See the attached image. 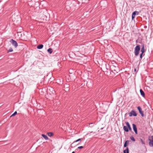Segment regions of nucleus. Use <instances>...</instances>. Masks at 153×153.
Returning a JSON list of instances; mask_svg holds the SVG:
<instances>
[{
    "label": "nucleus",
    "mask_w": 153,
    "mask_h": 153,
    "mask_svg": "<svg viewBox=\"0 0 153 153\" xmlns=\"http://www.w3.org/2000/svg\"><path fill=\"white\" fill-rule=\"evenodd\" d=\"M126 124L127 126H123V128L124 131L127 132H128L129 130L131 131L132 130L131 128L129 123L128 122H126Z\"/></svg>",
    "instance_id": "f257e3e1"
},
{
    "label": "nucleus",
    "mask_w": 153,
    "mask_h": 153,
    "mask_svg": "<svg viewBox=\"0 0 153 153\" xmlns=\"http://www.w3.org/2000/svg\"><path fill=\"white\" fill-rule=\"evenodd\" d=\"M10 42L12 45L15 47V48H16L18 46V44L17 42L13 39H11L10 40Z\"/></svg>",
    "instance_id": "f03ea898"
},
{
    "label": "nucleus",
    "mask_w": 153,
    "mask_h": 153,
    "mask_svg": "<svg viewBox=\"0 0 153 153\" xmlns=\"http://www.w3.org/2000/svg\"><path fill=\"white\" fill-rule=\"evenodd\" d=\"M140 50V48L139 45H137L134 51L135 54L136 56L138 55Z\"/></svg>",
    "instance_id": "7ed1b4c3"
},
{
    "label": "nucleus",
    "mask_w": 153,
    "mask_h": 153,
    "mask_svg": "<svg viewBox=\"0 0 153 153\" xmlns=\"http://www.w3.org/2000/svg\"><path fill=\"white\" fill-rule=\"evenodd\" d=\"M129 114L130 116H136L137 115V114L136 112L134 111H132L129 113Z\"/></svg>",
    "instance_id": "20e7f679"
},
{
    "label": "nucleus",
    "mask_w": 153,
    "mask_h": 153,
    "mask_svg": "<svg viewBox=\"0 0 153 153\" xmlns=\"http://www.w3.org/2000/svg\"><path fill=\"white\" fill-rule=\"evenodd\" d=\"M139 13V12L138 11H135L133 12L132 15V19L133 20L134 19L136 15H138Z\"/></svg>",
    "instance_id": "39448f33"
},
{
    "label": "nucleus",
    "mask_w": 153,
    "mask_h": 153,
    "mask_svg": "<svg viewBox=\"0 0 153 153\" xmlns=\"http://www.w3.org/2000/svg\"><path fill=\"white\" fill-rule=\"evenodd\" d=\"M132 126L133 130L134 131L135 134H137V131L136 126L134 124H133Z\"/></svg>",
    "instance_id": "423d86ee"
},
{
    "label": "nucleus",
    "mask_w": 153,
    "mask_h": 153,
    "mask_svg": "<svg viewBox=\"0 0 153 153\" xmlns=\"http://www.w3.org/2000/svg\"><path fill=\"white\" fill-rule=\"evenodd\" d=\"M137 109L139 111V113L141 114V116L142 117H143L144 116V114H143V112L142 111V109L140 107V106H138L137 107Z\"/></svg>",
    "instance_id": "0eeeda50"
},
{
    "label": "nucleus",
    "mask_w": 153,
    "mask_h": 153,
    "mask_svg": "<svg viewBox=\"0 0 153 153\" xmlns=\"http://www.w3.org/2000/svg\"><path fill=\"white\" fill-rule=\"evenodd\" d=\"M152 140L149 139V145L150 146H153V135L151 136Z\"/></svg>",
    "instance_id": "6e6552de"
},
{
    "label": "nucleus",
    "mask_w": 153,
    "mask_h": 153,
    "mask_svg": "<svg viewBox=\"0 0 153 153\" xmlns=\"http://www.w3.org/2000/svg\"><path fill=\"white\" fill-rule=\"evenodd\" d=\"M81 139H78V140H76V141H74L73 143L71 145V146L72 147H73V145H74V144L76 143L77 142H78L79 141H80V142L77 145H78L80 143H81Z\"/></svg>",
    "instance_id": "1a4fd4ad"
},
{
    "label": "nucleus",
    "mask_w": 153,
    "mask_h": 153,
    "mask_svg": "<svg viewBox=\"0 0 153 153\" xmlns=\"http://www.w3.org/2000/svg\"><path fill=\"white\" fill-rule=\"evenodd\" d=\"M119 71V69L117 68H116V69H114L113 70H112V71L114 73H118Z\"/></svg>",
    "instance_id": "9d476101"
},
{
    "label": "nucleus",
    "mask_w": 153,
    "mask_h": 153,
    "mask_svg": "<svg viewBox=\"0 0 153 153\" xmlns=\"http://www.w3.org/2000/svg\"><path fill=\"white\" fill-rule=\"evenodd\" d=\"M140 92L141 95H142L143 97H144L145 94L142 89H140Z\"/></svg>",
    "instance_id": "9b49d317"
},
{
    "label": "nucleus",
    "mask_w": 153,
    "mask_h": 153,
    "mask_svg": "<svg viewBox=\"0 0 153 153\" xmlns=\"http://www.w3.org/2000/svg\"><path fill=\"white\" fill-rule=\"evenodd\" d=\"M43 45H39L37 46V48L38 49H41L43 48Z\"/></svg>",
    "instance_id": "f8f14e48"
},
{
    "label": "nucleus",
    "mask_w": 153,
    "mask_h": 153,
    "mask_svg": "<svg viewBox=\"0 0 153 153\" xmlns=\"http://www.w3.org/2000/svg\"><path fill=\"white\" fill-rule=\"evenodd\" d=\"M129 141L128 140L126 141L124 143V147H126L127 146V145L128 144H129Z\"/></svg>",
    "instance_id": "ddd939ff"
},
{
    "label": "nucleus",
    "mask_w": 153,
    "mask_h": 153,
    "mask_svg": "<svg viewBox=\"0 0 153 153\" xmlns=\"http://www.w3.org/2000/svg\"><path fill=\"white\" fill-rule=\"evenodd\" d=\"M42 136L46 140H47L48 139V137L46 135L44 134H42Z\"/></svg>",
    "instance_id": "4468645a"
},
{
    "label": "nucleus",
    "mask_w": 153,
    "mask_h": 153,
    "mask_svg": "<svg viewBox=\"0 0 153 153\" xmlns=\"http://www.w3.org/2000/svg\"><path fill=\"white\" fill-rule=\"evenodd\" d=\"M123 153H129V149L127 147L126 150H124Z\"/></svg>",
    "instance_id": "2eb2a0df"
},
{
    "label": "nucleus",
    "mask_w": 153,
    "mask_h": 153,
    "mask_svg": "<svg viewBox=\"0 0 153 153\" xmlns=\"http://www.w3.org/2000/svg\"><path fill=\"white\" fill-rule=\"evenodd\" d=\"M47 135L49 137H51L53 135V133L52 132H48L47 133Z\"/></svg>",
    "instance_id": "dca6fc26"
},
{
    "label": "nucleus",
    "mask_w": 153,
    "mask_h": 153,
    "mask_svg": "<svg viewBox=\"0 0 153 153\" xmlns=\"http://www.w3.org/2000/svg\"><path fill=\"white\" fill-rule=\"evenodd\" d=\"M47 51L48 52H49L50 54L52 52V49L51 48L48 49V50Z\"/></svg>",
    "instance_id": "f3484780"
},
{
    "label": "nucleus",
    "mask_w": 153,
    "mask_h": 153,
    "mask_svg": "<svg viewBox=\"0 0 153 153\" xmlns=\"http://www.w3.org/2000/svg\"><path fill=\"white\" fill-rule=\"evenodd\" d=\"M141 52H142V53H144V46L143 45L142 47L141 48Z\"/></svg>",
    "instance_id": "a211bd4d"
},
{
    "label": "nucleus",
    "mask_w": 153,
    "mask_h": 153,
    "mask_svg": "<svg viewBox=\"0 0 153 153\" xmlns=\"http://www.w3.org/2000/svg\"><path fill=\"white\" fill-rule=\"evenodd\" d=\"M17 112L16 111L11 116H10V117H12V116H15L17 114Z\"/></svg>",
    "instance_id": "6ab92c4d"
},
{
    "label": "nucleus",
    "mask_w": 153,
    "mask_h": 153,
    "mask_svg": "<svg viewBox=\"0 0 153 153\" xmlns=\"http://www.w3.org/2000/svg\"><path fill=\"white\" fill-rule=\"evenodd\" d=\"M13 50L12 48H10L7 51V53H9V52H12L13 51Z\"/></svg>",
    "instance_id": "aec40b11"
},
{
    "label": "nucleus",
    "mask_w": 153,
    "mask_h": 153,
    "mask_svg": "<svg viewBox=\"0 0 153 153\" xmlns=\"http://www.w3.org/2000/svg\"><path fill=\"white\" fill-rule=\"evenodd\" d=\"M130 139L133 141H135V140L133 137H130Z\"/></svg>",
    "instance_id": "412c9836"
},
{
    "label": "nucleus",
    "mask_w": 153,
    "mask_h": 153,
    "mask_svg": "<svg viewBox=\"0 0 153 153\" xmlns=\"http://www.w3.org/2000/svg\"><path fill=\"white\" fill-rule=\"evenodd\" d=\"M140 140L141 142V143L143 144H145V142H144L142 140V139H140Z\"/></svg>",
    "instance_id": "4be33fe9"
},
{
    "label": "nucleus",
    "mask_w": 153,
    "mask_h": 153,
    "mask_svg": "<svg viewBox=\"0 0 153 153\" xmlns=\"http://www.w3.org/2000/svg\"><path fill=\"white\" fill-rule=\"evenodd\" d=\"M83 148V147L82 146H80L78 147V149H80Z\"/></svg>",
    "instance_id": "5701e85b"
},
{
    "label": "nucleus",
    "mask_w": 153,
    "mask_h": 153,
    "mask_svg": "<svg viewBox=\"0 0 153 153\" xmlns=\"http://www.w3.org/2000/svg\"><path fill=\"white\" fill-rule=\"evenodd\" d=\"M143 53H141V54H140V58H142V55H143Z\"/></svg>",
    "instance_id": "b1692460"
},
{
    "label": "nucleus",
    "mask_w": 153,
    "mask_h": 153,
    "mask_svg": "<svg viewBox=\"0 0 153 153\" xmlns=\"http://www.w3.org/2000/svg\"><path fill=\"white\" fill-rule=\"evenodd\" d=\"M136 71V69H134V71Z\"/></svg>",
    "instance_id": "393cba45"
},
{
    "label": "nucleus",
    "mask_w": 153,
    "mask_h": 153,
    "mask_svg": "<svg viewBox=\"0 0 153 153\" xmlns=\"http://www.w3.org/2000/svg\"><path fill=\"white\" fill-rule=\"evenodd\" d=\"M72 153H75L74 152H73Z\"/></svg>",
    "instance_id": "a878e982"
}]
</instances>
